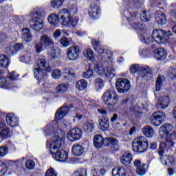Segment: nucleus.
Here are the masks:
<instances>
[{
  "instance_id": "nucleus-1",
  "label": "nucleus",
  "mask_w": 176,
  "mask_h": 176,
  "mask_svg": "<svg viewBox=\"0 0 176 176\" xmlns=\"http://www.w3.org/2000/svg\"><path fill=\"white\" fill-rule=\"evenodd\" d=\"M58 129V124L57 122H52L45 127L44 134L45 135L55 134L52 141H47V146H49L50 149V153L55 155V159L58 162H67L68 160L67 151L60 150V147L65 140V133L61 129Z\"/></svg>"
},
{
  "instance_id": "nucleus-2",
  "label": "nucleus",
  "mask_w": 176,
  "mask_h": 176,
  "mask_svg": "<svg viewBox=\"0 0 176 176\" xmlns=\"http://www.w3.org/2000/svg\"><path fill=\"white\" fill-rule=\"evenodd\" d=\"M59 14H62L60 18L58 16V14L52 13L48 16V23L50 25L56 27L61 23L65 27H75L78 24V19H73L71 17L69 11L67 9H62L59 12Z\"/></svg>"
},
{
  "instance_id": "nucleus-3",
  "label": "nucleus",
  "mask_w": 176,
  "mask_h": 176,
  "mask_svg": "<svg viewBox=\"0 0 176 176\" xmlns=\"http://www.w3.org/2000/svg\"><path fill=\"white\" fill-rule=\"evenodd\" d=\"M171 33L170 32H166L162 29H155L152 32V37H149L148 34L144 33L140 35V40L143 43H147V45H151V49L156 47L157 43H166V41H168Z\"/></svg>"
},
{
  "instance_id": "nucleus-4",
  "label": "nucleus",
  "mask_w": 176,
  "mask_h": 176,
  "mask_svg": "<svg viewBox=\"0 0 176 176\" xmlns=\"http://www.w3.org/2000/svg\"><path fill=\"white\" fill-rule=\"evenodd\" d=\"M45 71L50 72L52 69L49 66V63L46 62L45 56H40L36 62V66L34 69V78L42 82L46 76H45Z\"/></svg>"
},
{
  "instance_id": "nucleus-5",
  "label": "nucleus",
  "mask_w": 176,
  "mask_h": 176,
  "mask_svg": "<svg viewBox=\"0 0 176 176\" xmlns=\"http://www.w3.org/2000/svg\"><path fill=\"white\" fill-rule=\"evenodd\" d=\"M102 100L107 107H115L119 101V95L113 90H107L102 96Z\"/></svg>"
},
{
  "instance_id": "nucleus-6",
  "label": "nucleus",
  "mask_w": 176,
  "mask_h": 176,
  "mask_svg": "<svg viewBox=\"0 0 176 176\" xmlns=\"http://www.w3.org/2000/svg\"><path fill=\"white\" fill-rule=\"evenodd\" d=\"M130 72L131 74H135V72H138V75H139L140 78L145 79L148 75H151V74H152V69L149 68V67L146 65H133L130 67Z\"/></svg>"
},
{
  "instance_id": "nucleus-7",
  "label": "nucleus",
  "mask_w": 176,
  "mask_h": 176,
  "mask_svg": "<svg viewBox=\"0 0 176 176\" xmlns=\"http://www.w3.org/2000/svg\"><path fill=\"white\" fill-rule=\"evenodd\" d=\"M135 152H144L148 148V140L144 136L135 138L132 143Z\"/></svg>"
},
{
  "instance_id": "nucleus-8",
  "label": "nucleus",
  "mask_w": 176,
  "mask_h": 176,
  "mask_svg": "<svg viewBox=\"0 0 176 176\" xmlns=\"http://www.w3.org/2000/svg\"><path fill=\"white\" fill-rule=\"evenodd\" d=\"M51 45H54L53 38L47 34H43L40 38V41L36 44V53H41L43 51V47H49Z\"/></svg>"
},
{
  "instance_id": "nucleus-9",
  "label": "nucleus",
  "mask_w": 176,
  "mask_h": 176,
  "mask_svg": "<svg viewBox=\"0 0 176 176\" xmlns=\"http://www.w3.org/2000/svg\"><path fill=\"white\" fill-rule=\"evenodd\" d=\"M116 89L119 94H124L130 91L131 85L127 78H119L116 82Z\"/></svg>"
},
{
  "instance_id": "nucleus-10",
  "label": "nucleus",
  "mask_w": 176,
  "mask_h": 176,
  "mask_svg": "<svg viewBox=\"0 0 176 176\" xmlns=\"http://www.w3.org/2000/svg\"><path fill=\"white\" fill-rule=\"evenodd\" d=\"M80 54V47L78 45H72L67 48L66 52V57L70 61H75L79 58Z\"/></svg>"
},
{
  "instance_id": "nucleus-11",
  "label": "nucleus",
  "mask_w": 176,
  "mask_h": 176,
  "mask_svg": "<svg viewBox=\"0 0 176 176\" xmlns=\"http://www.w3.org/2000/svg\"><path fill=\"white\" fill-rule=\"evenodd\" d=\"M166 119V114L162 111H156L151 117V122L156 127L160 126Z\"/></svg>"
},
{
  "instance_id": "nucleus-12",
  "label": "nucleus",
  "mask_w": 176,
  "mask_h": 176,
  "mask_svg": "<svg viewBox=\"0 0 176 176\" xmlns=\"http://www.w3.org/2000/svg\"><path fill=\"white\" fill-rule=\"evenodd\" d=\"M82 134L83 133L80 128H74L68 132L67 138L72 142H75V141L82 138Z\"/></svg>"
},
{
  "instance_id": "nucleus-13",
  "label": "nucleus",
  "mask_w": 176,
  "mask_h": 176,
  "mask_svg": "<svg viewBox=\"0 0 176 176\" xmlns=\"http://www.w3.org/2000/svg\"><path fill=\"white\" fill-rule=\"evenodd\" d=\"M127 3H129L132 9H140L144 5V0H124V6L126 10H129L130 8Z\"/></svg>"
},
{
  "instance_id": "nucleus-14",
  "label": "nucleus",
  "mask_w": 176,
  "mask_h": 176,
  "mask_svg": "<svg viewBox=\"0 0 176 176\" xmlns=\"http://www.w3.org/2000/svg\"><path fill=\"white\" fill-rule=\"evenodd\" d=\"M29 25L34 31H41L43 30V21L39 17H35L30 21Z\"/></svg>"
},
{
  "instance_id": "nucleus-15",
  "label": "nucleus",
  "mask_w": 176,
  "mask_h": 176,
  "mask_svg": "<svg viewBox=\"0 0 176 176\" xmlns=\"http://www.w3.org/2000/svg\"><path fill=\"white\" fill-rule=\"evenodd\" d=\"M24 49V45L21 43H16L12 47H8L6 49L5 53L7 56H13L16 54L20 50H23Z\"/></svg>"
},
{
  "instance_id": "nucleus-16",
  "label": "nucleus",
  "mask_w": 176,
  "mask_h": 176,
  "mask_svg": "<svg viewBox=\"0 0 176 176\" xmlns=\"http://www.w3.org/2000/svg\"><path fill=\"white\" fill-rule=\"evenodd\" d=\"M100 13H101V10H100L98 6L94 4L89 7V14L91 19H93L94 20L100 19Z\"/></svg>"
},
{
  "instance_id": "nucleus-17",
  "label": "nucleus",
  "mask_w": 176,
  "mask_h": 176,
  "mask_svg": "<svg viewBox=\"0 0 176 176\" xmlns=\"http://www.w3.org/2000/svg\"><path fill=\"white\" fill-rule=\"evenodd\" d=\"M170 105V98L168 96H161L156 104L157 109H166Z\"/></svg>"
},
{
  "instance_id": "nucleus-18",
  "label": "nucleus",
  "mask_w": 176,
  "mask_h": 176,
  "mask_svg": "<svg viewBox=\"0 0 176 176\" xmlns=\"http://www.w3.org/2000/svg\"><path fill=\"white\" fill-rule=\"evenodd\" d=\"M6 122L10 127H16L19 126V119L13 113H10L6 116Z\"/></svg>"
},
{
  "instance_id": "nucleus-19",
  "label": "nucleus",
  "mask_w": 176,
  "mask_h": 176,
  "mask_svg": "<svg viewBox=\"0 0 176 176\" xmlns=\"http://www.w3.org/2000/svg\"><path fill=\"white\" fill-rule=\"evenodd\" d=\"M106 145L110 146L111 151L119 149V141L115 138H105Z\"/></svg>"
},
{
  "instance_id": "nucleus-20",
  "label": "nucleus",
  "mask_w": 176,
  "mask_h": 176,
  "mask_svg": "<svg viewBox=\"0 0 176 176\" xmlns=\"http://www.w3.org/2000/svg\"><path fill=\"white\" fill-rule=\"evenodd\" d=\"M120 160L124 166H129L133 162V155L129 151H124Z\"/></svg>"
},
{
  "instance_id": "nucleus-21",
  "label": "nucleus",
  "mask_w": 176,
  "mask_h": 176,
  "mask_svg": "<svg viewBox=\"0 0 176 176\" xmlns=\"http://www.w3.org/2000/svg\"><path fill=\"white\" fill-rule=\"evenodd\" d=\"M94 145L96 148H102L107 146V141L101 135H96L94 138Z\"/></svg>"
},
{
  "instance_id": "nucleus-22",
  "label": "nucleus",
  "mask_w": 176,
  "mask_h": 176,
  "mask_svg": "<svg viewBox=\"0 0 176 176\" xmlns=\"http://www.w3.org/2000/svg\"><path fill=\"white\" fill-rule=\"evenodd\" d=\"M106 173L105 169L98 165H94L91 169V175L93 176H104Z\"/></svg>"
},
{
  "instance_id": "nucleus-23",
  "label": "nucleus",
  "mask_w": 176,
  "mask_h": 176,
  "mask_svg": "<svg viewBox=\"0 0 176 176\" xmlns=\"http://www.w3.org/2000/svg\"><path fill=\"white\" fill-rule=\"evenodd\" d=\"M69 111V108L67 106H63L60 109H58L55 114V118L56 120H60V119H63L64 116H65Z\"/></svg>"
},
{
  "instance_id": "nucleus-24",
  "label": "nucleus",
  "mask_w": 176,
  "mask_h": 176,
  "mask_svg": "<svg viewBox=\"0 0 176 176\" xmlns=\"http://www.w3.org/2000/svg\"><path fill=\"white\" fill-rule=\"evenodd\" d=\"M155 56L157 60H166L167 58V51L163 47L157 48L155 50Z\"/></svg>"
},
{
  "instance_id": "nucleus-25",
  "label": "nucleus",
  "mask_w": 176,
  "mask_h": 176,
  "mask_svg": "<svg viewBox=\"0 0 176 176\" xmlns=\"http://www.w3.org/2000/svg\"><path fill=\"white\" fill-rule=\"evenodd\" d=\"M10 64V60L9 58L5 54L0 55V71L3 72V69H6L7 67H9Z\"/></svg>"
},
{
  "instance_id": "nucleus-26",
  "label": "nucleus",
  "mask_w": 176,
  "mask_h": 176,
  "mask_svg": "<svg viewBox=\"0 0 176 176\" xmlns=\"http://www.w3.org/2000/svg\"><path fill=\"white\" fill-rule=\"evenodd\" d=\"M98 123L100 128L103 131L109 130V120H108V117L103 116L102 118H99Z\"/></svg>"
},
{
  "instance_id": "nucleus-27",
  "label": "nucleus",
  "mask_w": 176,
  "mask_h": 176,
  "mask_svg": "<svg viewBox=\"0 0 176 176\" xmlns=\"http://www.w3.org/2000/svg\"><path fill=\"white\" fill-rule=\"evenodd\" d=\"M113 176H126L127 171L126 169L122 166H117L112 170Z\"/></svg>"
},
{
  "instance_id": "nucleus-28",
  "label": "nucleus",
  "mask_w": 176,
  "mask_h": 176,
  "mask_svg": "<svg viewBox=\"0 0 176 176\" xmlns=\"http://www.w3.org/2000/svg\"><path fill=\"white\" fill-rule=\"evenodd\" d=\"M130 105L131 112H138V111H142L145 108V106L141 102L137 103L136 106L135 102H130Z\"/></svg>"
},
{
  "instance_id": "nucleus-29",
  "label": "nucleus",
  "mask_w": 176,
  "mask_h": 176,
  "mask_svg": "<svg viewBox=\"0 0 176 176\" xmlns=\"http://www.w3.org/2000/svg\"><path fill=\"white\" fill-rule=\"evenodd\" d=\"M38 16V17H43L46 14V11L42 7H36L34 8L31 12L30 16Z\"/></svg>"
},
{
  "instance_id": "nucleus-30",
  "label": "nucleus",
  "mask_w": 176,
  "mask_h": 176,
  "mask_svg": "<svg viewBox=\"0 0 176 176\" xmlns=\"http://www.w3.org/2000/svg\"><path fill=\"white\" fill-rule=\"evenodd\" d=\"M155 19L158 24H161L162 25H164L166 23V14L162 12V11L155 12Z\"/></svg>"
},
{
  "instance_id": "nucleus-31",
  "label": "nucleus",
  "mask_w": 176,
  "mask_h": 176,
  "mask_svg": "<svg viewBox=\"0 0 176 176\" xmlns=\"http://www.w3.org/2000/svg\"><path fill=\"white\" fill-rule=\"evenodd\" d=\"M144 135L145 137H147L148 138H152L153 135H155V131L153 130V128L151 126H145L142 130Z\"/></svg>"
},
{
  "instance_id": "nucleus-32",
  "label": "nucleus",
  "mask_w": 176,
  "mask_h": 176,
  "mask_svg": "<svg viewBox=\"0 0 176 176\" xmlns=\"http://www.w3.org/2000/svg\"><path fill=\"white\" fill-rule=\"evenodd\" d=\"M72 152L75 156H80L85 152V148L80 144H74L72 146Z\"/></svg>"
},
{
  "instance_id": "nucleus-33",
  "label": "nucleus",
  "mask_w": 176,
  "mask_h": 176,
  "mask_svg": "<svg viewBox=\"0 0 176 176\" xmlns=\"http://www.w3.org/2000/svg\"><path fill=\"white\" fill-rule=\"evenodd\" d=\"M83 53L85 57H86V58H89V60H91V63H94L96 61V58H94V52H93L92 49H85Z\"/></svg>"
},
{
  "instance_id": "nucleus-34",
  "label": "nucleus",
  "mask_w": 176,
  "mask_h": 176,
  "mask_svg": "<svg viewBox=\"0 0 176 176\" xmlns=\"http://www.w3.org/2000/svg\"><path fill=\"white\" fill-rule=\"evenodd\" d=\"M94 68L95 72H96V74L100 76H102V75L105 74V71H107V67H104L102 65L99 63H96L94 66Z\"/></svg>"
},
{
  "instance_id": "nucleus-35",
  "label": "nucleus",
  "mask_w": 176,
  "mask_h": 176,
  "mask_svg": "<svg viewBox=\"0 0 176 176\" xmlns=\"http://www.w3.org/2000/svg\"><path fill=\"white\" fill-rule=\"evenodd\" d=\"M19 60L22 63H25V64H32V56H31V53L28 52L26 54H24L23 56H21L19 58Z\"/></svg>"
},
{
  "instance_id": "nucleus-36",
  "label": "nucleus",
  "mask_w": 176,
  "mask_h": 176,
  "mask_svg": "<svg viewBox=\"0 0 176 176\" xmlns=\"http://www.w3.org/2000/svg\"><path fill=\"white\" fill-rule=\"evenodd\" d=\"M96 129V124L92 121L87 122L83 124V129L85 133H91Z\"/></svg>"
},
{
  "instance_id": "nucleus-37",
  "label": "nucleus",
  "mask_w": 176,
  "mask_h": 176,
  "mask_svg": "<svg viewBox=\"0 0 176 176\" xmlns=\"http://www.w3.org/2000/svg\"><path fill=\"white\" fill-rule=\"evenodd\" d=\"M166 142H161L160 144V151H158V154L160 156H163L164 155V149H166V146H171L174 145V142H173L172 144H169L170 140H165Z\"/></svg>"
},
{
  "instance_id": "nucleus-38",
  "label": "nucleus",
  "mask_w": 176,
  "mask_h": 176,
  "mask_svg": "<svg viewBox=\"0 0 176 176\" xmlns=\"http://www.w3.org/2000/svg\"><path fill=\"white\" fill-rule=\"evenodd\" d=\"M163 85H164V76H160L157 78V80L155 82L156 91H160V90H162V87H163Z\"/></svg>"
},
{
  "instance_id": "nucleus-39",
  "label": "nucleus",
  "mask_w": 176,
  "mask_h": 176,
  "mask_svg": "<svg viewBox=\"0 0 176 176\" xmlns=\"http://www.w3.org/2000/svg\"><path fill=\"white\" fill-rule=\"evenodd\" d=\"M161 162L164 166L173 164L174 163V158L168 155H164L161 157Z\"/></svg>"
},
{
  "instance_id": "nucleus-40",
  "label": "nucleus",
  "mask_w": 176,
  "mask_h": 176,
  "mask_svg": "<svg viewBox=\"0 0 176 176\" xmlns=\"http://www.w3.org/2000/svg\"><path fill=\"white\" fill-rule=\"evenodd\" d=\"M22 38L26 42H30L32 41V36L31 35V33L30 32V30L25 28L22 30Z\"/></svg>"
},
{
  "instance_id": "nucleus-41",
  "label": "nucleus",
  "mask_w": 176,
  "mask_h": 176,
  "mask_svg": "<svg viewBox=\"0 0 176 176\" xmlns=\"http://www.w3.org/2000/svg\"><path fill=\"white\" fill-rule=\"evenodd\" d=\"M76 87L78 90L83 91L87 87V81L86 80H79L76 83Z\"/></svg>"
},
{
  "instance_id": "nucleus-42",
  "label": "nucleus",
  "mask_w": 176,
  "mask_h": 176,
  "mask_svg": "<svg viewBox=\"0 0 176 176\" xmlns=\"http://www.w3.org/2000/svg\"><path fill=\"white\" fill-rule=\"evenodd\" d=\"M68 91V85L60 84L56 87V92L58 94H64Z\"/></svg>"
},
{
  "instance_id": "nucleus-43",
  "label": "nucleus",
  "mask_w": 176,
  "mask_h": 176,
  "mask_svg": "<svg viewBox=\"0 0 176 176\" xmlns=\"http://www.w3.org/2000/svg\"><path fill=\"white\" fill-rule=\"evenodd\" d=\"M104 86V80L101 78H96L95 80V89L96 91H101Z\"/></svg>"
},
{
  "instance_id": "nucleus-44",
  "label": "nucleus",
  "mask_w": 176,
  "mask_h": 176,
  "mask_svg": "<svg viewBox=\"0 0 176 176\" xmlns=\"http://www.w3.org/2000/svg\"><path fill=\"white\" fill-rule=\"evenodd\" d=\"M104 75L107 78L112 79V78L116 75V73L115 72V68L112 67L111 66L109 67H106Z\"/></svg>"
},
{
  "instance_id": "nucleus-45",
  "label": "nucleus",
  "mask_w": 176,
  "mask_h": 176,
  "mask_svg": "<svg viewBox=\"0 0 176 176\" xmlns=\"http://www.w3.org/2000/svg\"><path fill=\"white\" fill-rule=\"evenodd\" d=\"M60 43L63 47H68L72 43V38L62 37L60 39Z\"/></svg>"
},
{
  "instance_id": "nucleus-46",
  "label": "nucleus",
  "mask_w": 176,
  "mask_h": 176,
  "mask_svg": "<svg viewBox=\"0 0 176 176\" xmlns=\"http://www.w3.org/2000/svg\"><path fill=\"white\" fill-rule=\"evenodd\" d=\"M64 3V0H51L50 4L53 9H60L63 4Z\"/></svg>"
},
{
  "instance_id": "nucleus-47",
  "label": "nucleus",
  "mask_w": 176,
  "mask_h": 176,
  "mask_svg": "<svg viewBox=\"0 0 176 176\" xmlns=\"http://www.w3.org/2000/svg\"><path fill=\"white\" fill-rule=\"evenodd\" d=\"M0 137L3 140H8L10 137V129L4 128L0 131Z\"/></svg>"
},
{
  "instance_id": "nucleus-48",
  "label": "nucleus",
  "mask_w": 176,
  "mask_h": 176,
  "mask_svg": "<svg viewBox=\"0 0 176 176\" xmlns=\"http://www.w3.org/2000/svg\"><path fill=\"white\" fill-rule=\"evenodd\" d=\"M102 164L104 167H112L115 164V162L109 157H104L102 160Z\"/></svg>"
},
{
  "instance_id": "nucleus-49",
  "label": "nucleus",
  "mask_w": 176,
  "mask_h": 176,
  "mask_svg": "<svg viewBox=\"0 0 176 176\" xmlns=\"http://www.w3.org/2000/svg\"><path fill=\"white\" fill-rule=\"evenodd\" d=\"M72 176H87V170L80 168L78 170H76Z\"/></svg>"
},
{
  "instance_id": "nucleus-50",
  "label": "nucleus",
  "mask_w": 176,
  "mask_h": 176,
  "mask_svg": "<svg viewBox=\"0 0 176 176\" xmlns=\"http://www.w3.org/2000/svg\"><path fill=\"white\" fill-rule=\"evenodd\" d=\"M132 27L134 30H137L138 31H144V30H145V24L142 22L140 23H134Z\"/></svg>"
},
{
  "instance_id": "nucleus-51",
  "label": "nucleus",
  "mask_w": 176,
  "mask_h": 176,
  "mask_svg": "<svg viewBox=\"0 0 176 176\" xmlns=\"http://www.w3.org/2000/svg\"><path fill=\"white\" fill-rule=\"evenodd\" d=\"M61 70L58 69H54L52 72V76L54 79H60L61 78Z\"/></svg>"
},
{
  "instance_id": "nucleus-52",
  "label": "nucleus",
  "mask_w": 176,
  "mask_h": 176,
  "mask_svg": "<svg viewBox=\"0 0 176 176\" xmlns=\"http://www.w3.org/2000/svg\"><path fill=\"white\" fill-rule=\"evenodd\" d=\"M25 166L28 170H34L35 167V162L32 160H28L25 163Z\"/></svg>"
},
{
  "instance_id": "nucleus-53",
  "label": "nucleus",
  "mask_w": 176,
  "mask_h": 176,
  "mask_svg": "<svg viewBox=\"0 0 176 176\" xmlns=\"http://www.w3.org/2000/svg\"><path fill=\"white\" fill-rule=\"evenodd\" d=\"M136 173L138 175H145V173H146V168H145V165L142 166H140L139 168H136Z\"/></svg>"
},
{
  "instance_id": "nucleus-54",
  "label": "nucleus",
  "mask_w": 176,
  "mask_h": 176,
  "mask_svg": "<svg viewBox=\"0 0 176 176\" xmlns=\"http://www.w3.org/2000/svg\"><path fill=\"white\" fill-rule=\"evenodd\" d=\"M94 74V71L91 69H89L87 72H85L82 74V76L85 79H90V78L93 77V75Z\"/></svg>"
},
{
  "instance_id": "nucleus-55",
  "label": "nucleus",
  "mask_w": 176,
  "mask_h": 176,
  "mask_svg": "<svg viewBox=\"0 0 176 176\" xmlns=\"http://www.w3.org/2000/svg\"><path fill=\"white\" fill-rule=\"evenodd\" d=\"M96 52H98V54L100 56H101V54H104V53H106L107 54H110V56H112V52H111V50H105L102 46L98 48V50Z\"/></svg>"
},
{
  "instance_id": "nucleus-56",
  "label": "nucleus",
  "mask_w": 176,
  "mask_h": 176,
  "mask_svg": "<svg viewBox=\"0 0 176 176\" xmlns=\"http://www.w3.org/2000/svg\"><path fill=\"white\" fill-rule=\"evenodd\" d=\"M9 152V149L8 147L3 146L0 147V156L1 157H4L6 155H8V153Z\"/></svg>"
},
{
  "instance_id": "nucleus-57",
  "label": "nucleus",
  "mask_w": 176,
  "mask_h": 176,
  "mask_svg": "<svg viewBox=\"0 0 176 176\" xmlns=\"http://www.w3.org/2000/svg\"><path fill=\"white\" fill-rule=\"evenodd\" d=\"M45 176H57V172L51 167L46 171Z\"/></svg>"
},
{
  "instance_id": "nucleus-58",
  "label": "nucleus",
  "mask_w": 176,
  "mask_h": 176,
  "mask_svg": "<svg viewBox=\"0 0 176 176\" xmlns=\"http://www.w3.org/2000/svg\"><path fill=\"white\" fill-rule=\"evenodd\" d=\"M92 47L94 50L97 52L101 47V45H100V43L97 40L92 39Z\"/></svg>"
},
{
  "instance_id": "nucleus-59",
  "label": "nucleus",
  "mask_w": 176,
  "mask_h": 176,
  "mask_svg": "<svg viewBox=\"0 0 176 176\" xmlns=\"http://www.w3.org/2000/svg\"><path fill=\"white\" fill-rule=\"evenodd\" d=\"M9 10H10V8L8 7L3 8L1 12H0V17H7Z\"/></svg>"
},
{
  "instance_id": "nucleus-60",
  "label": "nucleus",
  "mask_w": 176,
  "mask_h": 176,
  "mask_svg": "<svg viewBox=\"0 0 176 176\" xmlns=\"http://www.w3.org/2000/svg\"><path fill=\"white\" fill-rule=\"evenodd\" d=\"M140 19L142 20V21H145L146 23H147V21H149V19L148 18V15L146 14V11H143L140 14Z\"/></svg>"
},
{
  "instance_id": "nucleus-61",
  "label": "nucleus",
  "mask_w": 176,
  "mask_h": 176,
  "mask_svg": "<svg viewBox=\"0 0 176 176\" xmlns=\"http://www.w3.org/2000/svg\"><path fill=\"white\" fill-rule=\"evenodd\" d=\"M63 75H68L69 76H74V73L72 72V69L69 67H65L63 69Z\"/></svg>"
},
{
  "instance_id": "nucleus-62",
  "label": "nucleus",
  "mask_w": 176,
  "mask_h": 176,
  "mask_svg": "<svg viewBox=\"0 0 176 176\" xmlns=\"http://www.w3.org/2000/svg\"><path fill=\"white\" fill-rule=\"evenodd\" d=\"M61 30L58 29L56 30L55 32L53 33V38L54 39H58L60 36H61Z\"/></svg>"
},
{
  "instance_id": "nucleus-63",
  "label": "nucleus",
  "mask_w": 176,
  "mask_h": 176,
  "mask_svg": "<svg viewBox=\"0 0 176 176\" xmlns=\"http://www.w3.org/2000/svg\"><path fill=\"white\" fill-rule=\"evenodd\" d=\"M9 76H8V78H9V79H10L11 80H17V78H18V76H19V74H17L16 73V72H12V73H9Z\"/></svg>"
},
{
  "instance_id": "nucleus-64",
  "label": "nucleus",
  "mask_w": 176,
  "mask_h": 176,
  "mask_svg": "<svg viewBox=\"0 0 176 176\" xmlns=\"http://www.w3.org/2000/svg\"><path fill=\"white\" fill-rule=\"evenodd\" d=\"M137 14L135 12H131L130 13V17L128 19V21L130 23V21H134L137 19Z\"/></svg>"
}]
</instances>
